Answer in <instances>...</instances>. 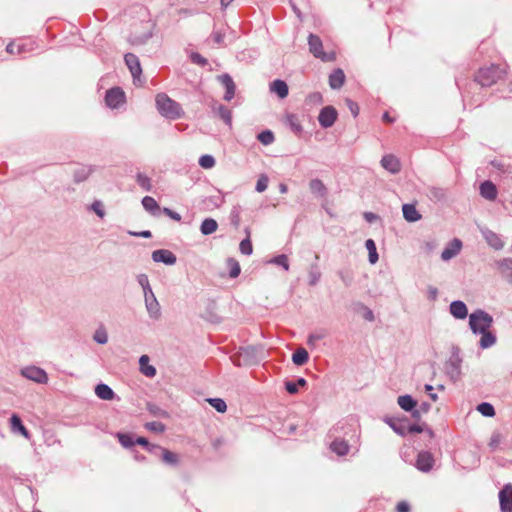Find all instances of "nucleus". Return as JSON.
<instances>
[{"mask_svg": "<svg viewBox=\"0 0 512 512\" xmlns=\"http://www.w3.org/2000/svg\"><path fill=\"white\" fill-rule=\"evenodd\" d=\"M92 209L94 210V212L101 218L104 217V211L102 209V205L100 202H94L93 205H92Z\"/></svg>", "mask_w": 512, "mask_h": 512, "instance_id": "5fc2aeb1", "label": "nucleus"}, {"mask_svg": "<svg viewBox=\"0 0 512 512\" xmlns=\"http://www.w3.org/2000/svg\"><path fill=\"white\" fill-rule=\"evenodd\" d=\"M226 264H227V267L229 268V276L231 278H236L240 274V271H241L239 262L233 258H229L227 260Z\"/></svg>", "mask_w": 512, "mask_h": 512, "instance_id": "f704fd0d", "label": "nucleus"}, {"mask_svg": "<svg viewBox=\"0 0 512 512\" xmlns=\"http://www.w3.org/2000/svg\"><path fill=\"white\" fill-rule=\"evenodd\" d=\"M217 228H218L217 222L212 218H208L202 222L200 230H201L202 234L210 235V234L214 233L217 230Z\"/></svg>", "mask_w": 512, "mask_h": 512, "instance_id": "c756f323", "label": "nucleus"}, {"mask_svg": "<svg viewBox=\"0 0 512 512\" xmlns=\"http://www.w3.org/2000/svg\"><path fill=\"white\" fill-rule=\"evenodd\" d=\"M11 430L13 432L20 433L26 439L30 438V433L27 428L23 425L20 417L17 414H13L10 418Z\"/></svg>", "mask_w": 512, "mask_h": 512, "instance_id": "2eb2a0df", "label": "nucleus"}, {"mask_svg": "<svg viewBox=\"0 0 512 512\" xmlns=\"http://www.w3.org/2000/svg\"><path fill=\"white\" fill-rule=\"evenodd\" d=\"M345 82V74L341 69L334 70L329 76V85L332 89H339Z\"/></svg>", "mask_w": 512, "mask_h": 512, "instance_id": "aec40b11", "label": "nucleus"}, {"mask_svg": "<svg viewBox=\"0 0 512 512\" xmlns=\"http://www.w3.org/2000/svg\"><path fill=\"white\" fill-rule=\"evenodd\" d=\"M21 374L25 378H27L31 381H34L36 383H39V384H46L48 382L47 373L39 367H35V366L26 367L21 370Z\"/></svg>", "mask_w": 512, "mask_h": 512, "instance_id": "39448f33", "label": "nucleus"}, {"mask_svg": "<svg viewBox=\"0 0 512 512\" xmlns=\"http://www.w3.org/2000/svg\"><path fill=\"white\" fill-rule=\"evenodd\" d=\"M150 294H151L150 297H148L147 294L145 295L147 309H148L149 313L151 314V316L158 317L159 304L156 301L152 291L150 292Z\"/></svg>", "mask_w": 512, "mask_h": 512, "instance_id": "a878e982", "label": "nucleus"}, {"mask_svg": "<svg viewBox=\"0 0 512 512\" xmlns=\"http://www.w3.org/2000/svg\"><path fill=\"white\" fill-rule=\"evenodd\" d=\"M162 452V460L169 465H177L179 463V455L166 448H160Z\"/></svg>", "mask_w": 512, "mask_h": 512, "instance_id": "c85d7f7f", "label": "nucleus"}, {"mask_svg": "<svg viewBox=\"0 0 512 512\" xmlns=\"http://www.w3.org/2000/svg\"><path fill=\"white\" fill-rule=\"evenodd\" d=\"M365 246L369 252V261L371 264H375L378 261V253L375 242L372 239L366 240Z\"/></svg>", "mask_w": 512, "mask_h": 512, "instance_id": "72a5a7b5", "label": "nucleus"}, {"mask_svg": "<svg viewBox=\"0 0 512 512\" xmlns=\"http://www.w3.org/2000/svg\"><path fill=\"white\" fill-rule=\"evenodd\" d=\"M324 335H310L308 338V343H314L315 341H318L322 339Z\"/></svg>", "mask_w": 512, "mask_h": 512, "instance_id": "0e129e2a", "label": "nucleus"}, {"mask_svg": "<svg viewBox=\"0 0 512 512\" xmlns=\"http://www.w3.org/2000/svg\"><path fill=\"white\" fill-rule=\"evenodd\" d=\"M309 359V354L306 349L298 348L292 355V361L295 365L302 366Z\"/></svg>", "mask_w": 512, "mask_h": 512, "instance_id": "393cba45", "label": "nucleus"}, {"mask_svg": "<svg viewBox=\"0 0 512 512\" xmlns=\"http://www.w3.org/2000/svg\"><path fill=\"white\" fill-rule=\"evenodd\" d=\"M91 170L90 168L88 167H85V166H82V167H79L75 172H74V177H75V180L77 182H81V181H84L88 178L89 174H90Z\"/></svg>", "mask_w": 512, "mask_h": 512, "instance_id": "58836bf2", "label": "nucleus"}, {"mask_svg": "<svg viewBox=\"0 0 512 512\" xmlns=\"http://www.w3.org/2000/svg\"><path fill=\"white\" fill-rule=\"evenodd\" d=\"M398 405L405 411H411L416 407L417 402L409 395H403L398 397Z\"/></svg>", "mask_w": 512, "mask_h": 512, "instance_id": "7c9ffc66", "label": "nucleus"}, {"mask_svg": "<svg viewBox=\"0 0 512 512\" xmlns=\"http://www.w3.org/2000/svg\"><path fill=\"white\" fill-rule=\"evenodd\" d=\"M218 114L219 116L221 117V119L224 120V122L226 124H231V121H232V112L230 109H228L227 107L225 106H219L218 108Z\"/></svg>", "mask_w": 512, "mask_h": 512, "instance_id": "79ce46f5", "label": "nucleus"}, {"mask_svg": "<svg viewBox=\"0 0 512 512\" xmlns=\"http://www.w3.org/2000/svg\"><path fill=\"white\" fill-rule=\"evenodd\" d=\"M148 409L155 416L168 417V413L166 411L160 409L159 407H157L155 405H149Z\"/></svg>", "mask_w": 512, "mask_h": 512, "instance_id": "09e8293b", "label": "nucleus"}, {"mask_svg": "<svg viewBox=\"0 0 512 512\" xmlns=\"http://www.w3.org/2000/svg\"><path fill=\"white\" fill-rule=\"evenodd\" d=\"M140 371L147 377H153L156 374V369L149 365V357L142 355L139 359Z\"/></svg>", "mask_w": 512, "mask_h": 512, "instance_id": "5701e85b", "label": "nucleus"}, {"mask_svg": "<svg viewBox=\"0 0 512 512\" xmlns=\"http://www.w3.org/2000/svg\"><path fill=\"white\" fill-rule=\"evenodd\" d=\"M330 448L333 452H335L339 456H344L349 451L348 443L345 440H341V439L334 440L331 443Z\"/></svg>", "mask_w": 512, "mask_h": 512, "instance_id": "b1692460", "label": "nucleus"}, {"mask_svg": "<svg viewBox=\"0 0 512 512\" xmlns=\"http://www.w3.org/2000/svg\"><path fill=\"white\" fill-rule=\"evenodd\" d=\"M136 180H137V183L146 191H150L152 186H151V181H150V178L147 177L146 175L142 174V173H138L137 174V177H136Z\"/></svg>", "mask_w": 512, "mask_h": 512, "instance_id": "a19ab883", "label": "nucleus"}, {"mask_svg": "<svg viewBox=\"0 0 512 512\" xmlns=\"http://www.w3.org/2000/svg\"><path fill=\"white\" fill-rule=\"evenodd\" d=\"M308 45L310 53L323 62H332L336 59L334 51H324L323 42L318 35L310 34L308 36Z\"/></svg>", "mask_w": 512, "mask_h": 512, "instance_id": "7ed1b4c3", "label": "nucleus"}, {"mask_svg": "<svg viewBox=\"0 0 512 512\" xmlns=\"http://www.w3.org/2000/svg\"><path fill=\"white\" fill-rule=\"evenodd\" d=\"M145 427L150 431H154V432H158V433H162L165 431V425L158 421L148 422V423H146Z\"/></svg>", "mask_w": 512, "mask_h": 512, "instance_id": "a18cd8bd", "label": "nucleus"}, {"mask_svg": "<svg viewBox=\"0 0 512 512\" xmlns=\"http://www.w3.org/2000/svg\"><path fill=\"white\" fill-rule=\"evenodd\" d=\"M135 444H138V445H141V446H145V447L149 446L148 440L146 438H144V437H138L135 440Z\"/></svg>", "mask_w": 512, "mask_h": 512, "instance_id": "680f3d73", "label": "nucleus"}, {"mask_svg": "<svg viewBox=\"0 0 512 512\" xmlns=\"http://www.w3.org/2000/svg\"><path fill=\"white\" fill-rule=\"evenodd\" d=\"M275 261L276 263L282 265L285 270L289 269L288 259L285 255L278 256Z\"/></svg>", "mask_w": 512, "mask_h": 512, "instance_id": "6e6d98bb", "label": "nucleus"}, {"mask_svg": "<svg viewBox=\"0 0 512 512\" xmlns=\"http://www.w3.org/2000/svg\"><path fill=\"white\" fill-rule=\"evenodd\" d=\"M381 166L392 174H397L401 170L400 161L393 154L384 155L381 159Z\"/></svg>", "mask_w": 512, "mask_h": 512, "instance_id": "9d476101", "label": "nucleus"}, {"mask_svg": "<svg viewBox=\"0 0 512 512\" xmlns=\"http://www.w3.org/2000/svg\"><path fill=\"white\" fill-rule=\"evenodd\" d=\"M95 394L101 400H106V401L112 400L115 396V393L113 392V390L106 384H98L95 387Z\"/></svg>", "mask_w": 512, "mask_h": 512, "instance_id": "4be33fe9", "label": "nucleus"}, {"mask_svg": "<svg viewBox=\"0 0 512 512\" xmlns=\"http://www.w3.org/2000/svg\"><path fill=\"white\" fill-rule=\"evenodd\" d=\"M450 313L457 319H465L468 315V310L464 302L454 301L450 304Z\"/></svg>", "mask_w": 512, "mask_h": 512, "instance_id": "f3484780", "label": "nucleus"}, {"mask_svg": "<svg viewBox=\"0 0 512 512\" xmlns=\"http://www.w3.org/2000/svg\"><path fill=\"white\" fill-rule=\"evenodd\" d=\"M492 323L493 318L483 310H477L469 316V325L475 334L488 331Z\"/></svg>", "mask_w": 512, "mask_h": 512, "instance_id": "20e7f679", "label": "nucleus"}, {"mask_svg": "<svg viewBox=\"0 0 512 512\" xmlns=\"http://www.w3.org/2000/svg\"><path fill=\"white\" fill-rule=\"evenodd\" d=\"M309 189L310 191L321 197V198H326L327 197V187L325 186V184L322 182V180L320 179H312L310 182H309Z\"/></svg>", "mask_w": 512, "mask_h": 512, "instance_id": "6ab92c4d", "label": "nucleus"}, {"mask_svg": "<svg viewBox=\"0 0 512 512\" xmlns=\"http://www.w3.org/2000/svg\"><path fill=\"white\" fill-rule=\"evenodd\" d=\"M125 100V94L120 88L110 89L106 93L105 101L111 108H117Z\"/></svg>", "mask_w": 512, "mask_h": 512, "instance_id": "6e6552de", "label": "nucleus"}, {"mask_svg": "<svg viewBox=\"0 0 512 512\" xmlns=\"http://www.w3.org/2000/svg\"><path fill=\"white\" fill-rule=\"evenodd\" d=\"M162 211H163V213H165L167 216H169L171 219H173L175 221H180L181 220L180 214H178L177 212L172 211L169 208H163Z\"/></svg>", "mask_w": 512, "mask_h": 512, "instance_id": "603ef678", "label": "nucleus"}, {"mask_svg": "<svg viewBox=\"0 0 512 512\" xmlns=\"http://www.w3.org/2000/svg\"><path fill=\"white\" fill-rule=\"evenodd\" d=\"M224 36H225L224 33L217 31V32L213 33L212 39H213L214 43L221 44L224 41Z\"/></svg>", "mask_w": 512, "mask_h": 512, "instance_id": "13d9d810", "label": "nucleus"}, {"mask_svg": "<svg viewBox=\"0 0 512 512\" xmlns=\"http://www.w3.org/2000/svg\"><path fill=\"white\" fill-rule=\"evenodd\" d=\"M434 465V458L430 452H420L416 459V467L422 472H428Z\"/></svg>", "mask_w": 512, "mask_h": 512, "instance_id": "9b49d317", "label": "nucleus"}, {"mask_svg": "<svg viewBox=\"0 0 512 512\" xmlns=\"http://www.w3.org/2000/svg\"><path fill=\"white\" fill-rule=\"evenodd\" d=\"M247 237L240 242L239 249L242 254L250 255L253 251L252 243L250 240V229H246Z\"/></svg>", "mask_w": 512, "mask_h": 512, "instance_id": "473e14b6", "label": "nucleus"}, {"mask_svg": "<svg viewBox=\"0 0 512 512\" xmlns=\"http://www.w3.org/2000/svg\"><path fill=\"white\" fill-rule=\"evenodd\" d=\"M480 194L483 198L493 201L497 197V188L491 181H484L480 185Z\"/></svg>", "mask_w": 512, "mask_h": 512, "instance_id": "4468645a", "label": "nucleus"}, {"mask_svg": "<svg viewBox=\"0 0 512 512\" xmlns=\"http://www.w3.org/2000/svg\"><path fill=\"white\" fill-rule=\"evenodd\" d=\"M117 438L123 447L129 448L135 444V441L133 440V437L131 434L119 433L117 435Z\"/></svg>", "mask_w": 512, "mask_h": 512, "instance_id": "4c0bfd02", "label": "nucleus"}, {"mask_svg": "<svg viewBox=\"0 0 512 512\" xmlns=\"http://www.w3.org/2000/svg\"><path fill=\"white\" fill-rule=\"evenodd\" d=\"M286 122L291 126V128L294 131H296V132L301 131L302 127L299 123L298 117L295 114H288L286 116Z\"/></svg>", "mask_w": 512, "mask_h": 512, "instance_id": "37998d69", "label": "nucleus"}, {"mask_svg": "<svg viewBox=\"0 0 512 512\" xmlns=\"http://www.w3.org/2000/svg\"><path fill=\"white\" fill-rule=\"evenodd\" d=\"M487 243L495 250H500L504 247L502 239L494 232H488L485 236Z\"/></svg>", "mask_w": 512, "mask_h": 512, "instance_id": "bb28decb", "label": "nucleus"}, {"mask_svg": "<svg viewBox=\"0 0 512 512\" xmlns=\"http://www.w3.org/2000/svg\"><path fill=\"white\" fill-rule=\"evenodd\" d=\"M270 89L272 92L276 93L281 99H284L288 95V85L283 80H274L271 85Z\"/></svg>", "mask_w": 512, "mask_h": 512, "instance_id": "412c9836", "label": "nucleus"}, {"mask_svg": "<svg viewBox=\"0 0 512 512\" xmlns=\"http://www.w3.org/2000/svg\"><path fill=\"white\" fill-rule=\"evenodd\" d=\"M131 234L135 235V236H141V237H144V238H150L152 236L150 231H143V232H140V233H131Z\"/></svg>", "mask_w": 512, "mask_h": 512, "instance_id": "69168bd1", "label": "nucleus"}, {"mask_svg": "<svg viewBox=\"0 0 512 512\" xmlns=\"http://www.w3.org/2000/svg\"><path fill=\"white\" fill-rule=\"evenodd\" d=\"M508 72V66H500L491 64L486 67H481L475 73L474 80L482 87H490L497 83L499 80L505 78Z\"/></svg>", "mask_w": 512, "mask_h": 512, "instance_id": "f257e3e1", "label": "nucleus"}, {"mask_svg": "<svg viewBox=\"0 0 512 512\" xmlns=\"http://www.w3.org/2000/svg\"><path fill=\"white\" fill-rule=\"evenodd\" d=\"M152 259L155 262H163L168 265H172L176 262V256L169 250L159 249L152 253Z\"/></svg>", "mask_w": 512, "mask_h": 512, "instance_id": "f8f14e48", "label": "nucleus"}, {"mask_svg": "<svg viewBox=\"0 0 512 512\" xmlns=\"http://www.w3.org/2000/svg\"><path fill=\"white\" fill-rule=\"evenodd\" d=\"M279 191H280V193H282V194L287 193V191H288V187H287V185H286V184H284V183H281V184L279 185Z\"/></svg>", "mask_w": 512, "mask_h": 512, "instance_id": "774afa93", "label": "nucleus"}, {"mask_svg": "<svg viewBox=\"0 0 512 512\" xmlns=\"http://www.w3.org/2000/svg\"><path fill=\"white\" fill-rule=\"evenodd\" d=\"M408 430L411 433H421L423 431V429L418 425H411Z\"/></svg>", "mask_w": 512, "mask_h": 512, "instance_id": "e2e57ef3", "label": "nucleus"}, {"mask_svg": "<svg viewBox=\"0 0 512 512\" xmlns=\"http://www.w3.org/2000/svg\"><path fill=\"white\" fill-rule=\"evenodd\" d=\"M155 102L159 113L166 118L178 119L183 114L181 106L165 93L157 94Z\"/></svg>", "mask_w": 512, "mask_h": 512, "instance_id": "f03ea898", "label": "nucleus"}, {"mask_svg": "<svg viewBox=\"0 0 512 512\" xmlns=\"http://www.w3.org/2000/svg\"><path fill=\"white\" fill-rule=\"evenodd\" d=\"M462 248V242L459 239H454L448 247H446L441 254V258L444 261H448L456 256Z\"/></svg>", "mask_w": 512, "mask_h": 512, "instance_id": "ddd939ff", "label": "nucleus"}, {"mask_svg": "<svg viewBox=\"0 0 512 512\" xmlns=\"http://www.w3.org/2000/svg\"><path fill=\"white\" fill-rule=\"evenodd\" d=\"M219 80L226 89L224 99L226 101H230L234 97L235 88H236L232 78L229 75L225 74V75L220 76Z\"/></svg>", "mask_w": 512, "mask_h": 512, "instance_id": "dca6fc26", "label": "nucleus"}, {"mask_svg": "<svg viewBox=\"0 0 512 512\" xmlns=\"http://www.w3.org/2000/svg\"><path fill=\"white\" fill-rule=\"evenodd\" d=\"M6 50L10 54H15V53L20 54L23 51V47L19 44H15L14 42H11L7 45Z\"/></svg>", "mask_w": 512, "mask_h": 512, "instance_id": "8fccbe9b", "label": "nucleus"}, {"mask_svg": "<svg viewBox=\"0 0 512 512\" xmlns=\"http://www.w3.org/2000/svg\"><path fill=\"white\" fill-rule=\"evenodd\" d=\"M208 402L216 411L220 413H224L227 410L225 401L220 398H211L208 400Z\"/></svg>", "mask_w": 512, "mask_h": 512, "instance_id": "c9c22d12", "label": "nucleus"}, {"mask_svg": "<svg viewBox=\"0 0 512 512\" xmlns=\"http://www.w3.org/2000/svg\"><path fill=\"white\" fill-rule=\"evenodd\" d=\"M337 119V111L332 106L324 107L318 116L320 125L324 128L331 127Z\"/></svg>", "mask_w": 512, "mask_h": 512, "instance_id": "423d86ee", "label": "nucleus"}, {"mask_svg": "<svg viewBox=\"0 0 512 512\" xmlns=\"http://www.w3.org/2000/svg\"><path fill=\"white\" fill-rule=\"evenodd\" d=\"M268 187V177L264 174L260 175L256 183V191L263 192Z\"/></svg>", "mask_w": 512, "mask_h": 512, "instance_id": "49530a36", "label": "nucleus"}, {"mask_svg": "<svg viewBox=\"0 0 512 512\" xmlns=\"http://www.w3.org/2000/svg\"><path fill=\"white\" fill-rule=\"evenodd\" d=\"M257 138L263 145H270L274 141V135L270 130L261 132Z\"/></svg>", "mask_w": 512, "mask_h": 512, "instance_id": "ea45409f", "label": "nucleus"}, {"mask_svg": "<svg viewBox=\"0 0 512 512\" xmlns=\"http://www.w3.org/2000/svg\"><path fill=\"white\" fill-rule=\"evenodd\" d=\"M346 103L348 105L349 110L353 114V116L354 117L358 116V114H359V106H358V104L355 103L352 100H349V99L346 100Z\"/></svg>", "mask_w": 512, "mask_h": 512, "instance_id": "3c124183", "label": "nucleus"}, {"mask_svg": "<svg viewBox=\"0 0 512 512\" xmlns=\"http://www.w3.org/2000/svg\"><path fill=\"white\" fill-rule=\"evenodd\" d=\"M499 502L502 512H512V484H506L499 492Z\"/></svg>", "mask_w": 512, "mask_h": 512, "instance_id": "0eeeda50", "label": "nucleus"}, {"mask_svg": "<svg viewBox=\"0 0 512 512\" xmlns=\"http://www.w3.org/2000/svg\"><path fill=\"white\" fill-rule=\"evenodd\" d=\"M397 512H409L410 506L406 501H400L396 506Z\"/></svg>", "mask_w": 512, "mask_h": 512, "instance_id": "864d4df0", "label": "nucleus"}, {"mask_svg": "<svg viewBox=\"0 0 512 512\" xmlns=\"http://www.w3.org/2000/svg\"><path fill=\"white\" fill-rule=\"evenodd\" d=\"M477 410L486 417H492L495 415L494 407L489 403H481L478 405Z\"/></svg>", "mask_w": 512, "mask_h": 512, "instance_id": "e433bc0d", "label": "nucleus"}, {"mask_svg": "<svg viewBox=\"0 0 512 512\" xmlns=\"http://www.w3.org/2000/svg\"><path fill=\"white\" fill-rule=\"evenodd\" d=\"M480 334L482 335L480 339L481 348L487 349L495 344L496 337L490 332V330L482 332Z\"/></svg>", "mask_w": 512, "mask_h": 512, "instance_id": "2f4dec72", "label": "nucleus"}, {"mask_svg": "<svg viewBox=\"0 0 512 512\" xmlns=\"http://www.w3.org/2000/svg\"><path fill=\"white\" fill-rule=\"evenodd\" d=\"M286 386V390L290 393V394H295L298 392V386L296 383H293V382H287L285 384Z\"/></svg>", "mask_w": 512, "mask_h": 512, "instance_id": "bf43d9fd", "label": "nucleus"}, {"mask_svg": "<svg viewBox=\"0 0 512 512\" xmlns=\"http://www.w3.org/2000/svg\"><path fill=\"white\" fill-rule=\"evenodd\" d=\"M402 211L403 217L408 222H416L422 218L421 214L417 211L415 205L413 204H404Z\"/></svg>", "mask_w": 512, "mask_h": 512, "instance_id": "a211bd4d", "label": "nucleus"}, {"mask_svg": "<svg viewBox=\"0 0 512 512\" xmlns=\"http://www.w3.org/2000/svg\"><path fill=\"white\" fill-rule=\"evenodd\" d=\"M139 282H140V284H141V285L143 286V288H144L145 295L147 294V290H148L149 292H151V289H150L149 284H148V279H147V277H146L145 275H141V276L139 277Z\"/></svg>", "mask_w": 512, "mask_h": 512, "instance_id": "4d7b16f0", "label": "nucleus"}, {"mask_svg": "<svg viewBox=\"0 0 512 512\" xmlns=\"http://www.w3.org/2000/svg\"><path fill=\"white\" fill-rule=\"evenodd\" d=\"M94 340L99 344H105L108 341L107 333L103 329H99L94 334Z\"/></svg>", "mask_w": 512, "mask_h": 512, "instance_id": "de8ad7c7", "label": "nucleus"}, {"mask_svg": "<svg viewBox=\"0 0 512 512\" xmlns=\"http://www.w3.org/2000/svg\"><path fill=\"white\" fill-rule=\"evenodd\" d=\"M383 120L387 123H392L394 121V119L392 117H390L389 113L388 112H385L383 114Z\"/></svg>", "mask_w": 512, "mask_h": 512, "instance_id": "338daca9", "label": "nucleus"}, {"mask_svg": "<svg viewBox=\"0 0 512 512\" xmlns=\"http://www.w3.org/2000/svg\"><path fill=\"white\" fill-rule=\"evenodd\" d=\"M192 60H193V62L200 64V65H205L207 63V60L205 58H203L200 54H193Z\"/></svg>", "mask_w": 512, "mask_h": 512, "instance_id": "052dcab7", "label": "nucleus"}, {"mask_svg": "<svg viewBox=\"0 0 512 512\" xmlns=\"http://www.w3.org/2000/svg\"><path fill=\"white\" fill-rule=\"evenodd\" d=\"M143 207L153 215L160 211V207L156 200L151 196H145L142 200Z\"/></svg>", "mask_w": 512, "mask_h": 512, "instance_id": "cd10ccee", "label": "nucleus"}, {"mask_svg": "<svg viewBox=\"0 0 512 512\" xmlns=\"http://www.w3.org/2000/svg\"><path fill=\"white\" fill-rule=\"evenodd\" d=\"M125 63L128 66V68L134 78V81H136V80L140 81L142 69H141V65H140L138 57L132 53H127L125 55Z\"/></svg>", "mask_w": 512, "mask_h": 512, "instance_id": "1a4fd4ad", "label": "nucleus"}, {"mask_svg": "<svg viewBox=\"0 0 512 512\" xmlns=\"http://www.w3.org/2000/svg\"><path fill=\"white\" fill-rule=\"evenodd\" d=\"M199 165L204 169H210L215 165V160L210 155H203L199 159Z\"/></svg>", "mask_w": 512, "mask_h": 512, "instance_id": "c03bdc74", "label": "nucleus"}]
</instances>
